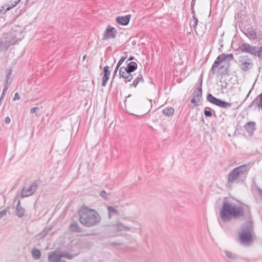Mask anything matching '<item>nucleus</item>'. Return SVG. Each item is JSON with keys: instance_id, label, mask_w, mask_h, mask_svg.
<instances>
[{"instance_id": "f257e3e1", "label": "nucleus", "mask_w": 262, "mask_h": 262, "mask_svg": "<svg viewBox=\"0 0 262 262\" xmlns=\"http://www.w3.org/2000/svg\"><path fill=\"white\" fill-rule=\"evenodd\" d=\"M220 215L224 222H229L232 219H249L251 217L250 210L245 211L244 208L228 201H224Z\"/></svg>"}, {"instance_id": "f03ea898", "label": "nucleus", "mask_w": 262, "mask_h": 262, "mask_svg": "<svg viewBox=\"0 0 262 262\" xmlns=\"http://www.w3.org/2000/svg\"><path fill=\"white\" fill-rule=\"evenodd\" d=\"M80 223L85 227H91L98 224L101 217L94 209L82 206L78 212Z\"/></svg>"}, {"instance_id": "7ed1b4c3", "label": "nucleus", "mask_w": 262, "mask_h": 262, "mask_svg": "<svg viewBox=\"0 0 262 262\" xmlns=\"http://www.w3.org/2000/svg\"><path fill=\"white\" fill-rule=\"evenodd\" d=\"M250 168L249 164H244L233 168L228 173L227 185L231 186L233 183H243L247 177Z\"/></svg>"}, {"instance_id": "20e7f679", "label": "nucleus", "mask_w": 262, "mask_h": 262, "mask_svg": "<svg viewBox=\"0 0 262 262\" xmlns=\"http://www.w3.org/2000/svg\"><path fill=\"white\" fill-rule=\"evenodd\" d=\"M20 32L18 31L12 30L4 34V39L1 42V46L5 49L15 44L18 40H20Z\"/></svg>"}, {"instance_id": "39448f33", "label": "nucleus", "mask_w": 262, "mask_h": 262, "mask_svg": "<svg viewBox=\"0 0 262 262\" xmlns=\"http://www.w3.org/2000/svg\"><path fill=\"white\" fill-rule=\"evenodd\" d=\"M253 229V223L252 221H247L242 226V231L239 233V238L242 244H249L253 239L251 231Z\"/></svg>"}, {"instance_id": "423d86ee", "label": "nucleus", "mask_w": 262, "mask_h": 262, "mask_svg": "<svg viewBox=\"0 0 262 262\" xmlns=\"http://www.w3.org/2000/svg\"><path fill=\"white\" fill-rule=\"evenodd\" d=\"M233 60H234V56L233 54H226L225 53H223L219 55L214 61L211 68L209 71V74L214 75L216 73V69L222 62H230Z\"/></svg>"}, {"instance_id": "0eeeda50", "label": "nucleus", "mask_w": 262, "mask_h": 262, "mask_svg": "<svg viewBox=\"0 0 262 262\" xmlns=\"http://www.w3.org/2000/svg\"><path fill=\"white\" fill-rule=\"evenodd\" d=\"M207 100L212 104L224 108H227L231 106V103L217 98L211 93L207 94Z\"/></svg>"}, {"instance_id": "6e6552de", "label": "nucleus", "mask_w": 262, "mask_h": 262, "mask_svg": "<svg viewBox=\"0 0 262 262\" xmlns=\"http://www.w3.org/2000/svg\"><path fill=\"white\" fill-rule=\"evenodd\" d=\"M207 100L212 104L224 108H227L231 106V103L217 98L211 93L207 94Z\"/></svg>"}, {"instance_id": "1a4fd4ad", "label": "nucleus", "mask_w": 262, "mask_h": 262, "mask_svg": "<svg viewBox=\"0 0 262 262\" xmlns=\"http://www.w3.org/2000/svg\"><path fill=\"white\" fill-rule=\"evenodd\" d=\"M239 68L242 71L247 72L252 68L253 63L248 56H242L239 59Z\"/></svg>"}, {"instance_id": "9d476101", "label": "nucleus", "mask_w": 262, "mask_h": 262, "mask_svg": "<svg viewBox=\"0 0 262 262\" xmlns=\"http://www.w3.org/2000/svg\"><path fill=\"white\" fill-rule=\"evenodd\" d=\"M38 184L39 181H35L27 189L24 187L20 193L21 198L23 199L32 195L36 191Z\"/></svg>"}, {"instance_id": "9b49d317", "label": "nucleus", "mask_w": 262, "mask_h": 262, "mask_svg": "<svg viewBox=\"0 0 262 262\" xmlns=\"http://www.w3.org/2000/svg\"><path fill=\"white\" fill-rule=\"evenodd\" d=\"M257 48V47L256 46H253L248 43H244L239 46L237 49V51H240L243 53L250 54V55L255 57Z\"/></svg>"}, {"instance_id": "f8f14e48", "label": "nucleus", "mask_w": 262, "mask_h": 262, "mask_svg": "<svg viewBox=\"0 0 262 262\" xmlns=\"http://www.w3.org/2000/svg\"><path fill=\"white\" fill-rule=\"evenodd\" d=\"M117 33L118 32L116 28L110 26H108L103 34L102 39L103 40H105L111 38H114L117 36Z\"/></svg>"}, {"instance_id": "ddd939ff", "label": "nucleus", "mask_w": 262, "mask_h": 262, "mask_svg": "<svg viewBox=\"0 0 262 262\" xmlns=\"http://www.w3.org/2000/svg\"><path fill=\"white\" fill-rule=\"evenodd\" d=\"M242 31L250 39L254 40L257 39L258 37L256 32L254 30L253 27L250 25L246 26L243 28Z\"/></svg>"}, {"instance_id": "4468645a", "label": "nucleus", "mask_w": 262, "mask_h": 262, "mask_svg": "<svg viewBox=\"0 0 262 262\" xmlns=\"http://www.w3.org/2000/svg\"><path fill=\"white\" fill-rule=\"evenodd\" d=\"M137 67L138 64L136 62L130 61L128 63L127 62L126 67H122L119 70H122V71L127 72V73H128V72L133 73L137 70Z\"/></svg>"}, {"instance_id": "2eb2a0df", "label": "nucleus", "mask_w": 262, "mask_h": 262, "mask_svg": "<svg viewBox=\"0 0 262 262\" xmlns=\"http://www.w3.org/2000/svg\"><path fill=\"white\" fill-rule=\"evenodd\" d=\"M244 127L249 136H252L253 132L256 130V123L253 121H249L245 124Z\"/></svg>"}, {"instance_id": "dca6fc26", "label": "nucleus", "mask_w": 262, "mask_h": 262, "mask_svg": "<svg viewBox=\"0 0 262 262\" xmlns=\"http://www.w3.org/2000/svg\"><path fill=\"white\" fill-rule=\"evenodd\" d=\"M131 15L130 14L124 16H118L116 18V21L120 25L126 26L128 24Z\"/></svg>"}, {"instance_id": "f3484780", "label": "nucleus", "mask_w": 262, "mask_h": 262, "mask_svg": "<svg viewBox=\"0 0 262 262\" xmlns=\"http://www.w3.org/2000/svg\"><path fill=\"white\" fill-rule=\"evenodd\" d=\"M48 260L49 262H65V260H61L60 253H57L55 251L49 255Z\"/></svg>"}, {"instance_id": "a211bd4d", "label": "nucleus", "mask_w": 262, "mask_h": 262, "mask_svg": "<svg viewBox=\"0 0 262 262\" xmlns=\"http://www.w3.org/2000/svg\"><path fill=\"white\" fill-rule=\"evenodd\" d=\"M69 230L74 233H79L82 231V228L79 225L77 222L73 221L69 226Z\"/></svg>"}, {"instance_id": "6ab92c4d", "label": "nucleus", "mask_w": 262, "mask_h": 262, "mask_svg": "<svg viewBox=\"0 0 262 262\" xmlns=\"http://www.w3.org/2000/svg\"><path fill=\"white\" fill-rule=\"evenodd\" d=\"M120 78H123L126 79L125 83L131 81L134 78V75L132 72L127 73V72L122 71V70H119Z\"/></svg>"}, {"instance_id": "aec40b11", "label": "nucleus", "mask_w": 262, "mask_h": 262, "mask_svg": "<svg viewBox=\"0 0 262 262\" xmlns=\"http://www.w3.org/2000/svg\"><path fill=\"white\" fill-rule=\"evenodd\" d=\"M20 204V200H19L15 207V215L19 218L23 217L25 212V209L21 206Z\"/></svg>"}, {"instance_id": "412c9836", "label": "nucleus", "mask_w": 262, "mask_h": 262, "mask_svg": "<svg viewBox=\"0 0 262 262\" xmlns=\"http://www.w3.org/2000/svg\"><path fill=\"white\" fill-rule=\"evenodd\" d=\"M127 52H124L123 55L121 57L120 59L119 60V61L116 67L115 71L113 73L112 80L114 79L115 77L116 76L119 68L121 66V64L124 62V61L127 59Z\"/></svg>"}, {"instance_id": "4be33fe9", "label": "nucleus", "mask_w": 262, "mask_h": 262, "mask_svg": "<svg viewBox=\"0 0 262 262\" xmlns=\"http://www.w3.org/2000/svg\"><path fill=\"white\" fill-rule=\"evenodd\" d=\"M202 79L201 80V82L198 85L196 89L194 91L193 93V97H195L197 99L198 101H200V99L202 97Z\"/></svg>"}, {"instance_id": "5701e85b", "label": "nucleus", "mask_w": 262, "mask_h": 262, "mask_svg": "<svg viewBox=\"0 0 262 262\" xmlns=\"http://www.w3.org/2000/svg\"><path fill=\"white\" fill-rule=\"evenodd\" d=\"M144 80L143 78L142 75L140 73L138 76L134 79L133 82V83L130 85V86H133L134 88H136L137 85L140 82H144Z\"/></svg>"}, {"instance_id": "b1692460", "label": "nucleus", "mask_w": 262, "mask_h": 262, "mask_svg": "<svg viewBox=\"0 0 262 262\" xmlns=\"http://www.w3.org/2000/svg\"><path fill=\"white\" fill-rule=\"evenodd\" d=\"M174 112V110L173 107H168L163 109L162 113L163 114L167 117L172 116Z\"/></svg>"}, {"instance_id": "393cba45", "label": "nucleus", "mask_w": 262, "mask_h": 262, "mask_svg": "<svg viewBox=\"0 0 262 262\" xmlns=\"http://www.w3.org/2000/svg\"><path fill=\"white\" fill-rule=\"evenodd\" d=\"M31 254L33 259L35 260H38L41 257V252L40 250L35 248L32 250Z\"/></svg>"}, {"instance_id": "a878e982", "label": "nucleus", "mask_w": 262, "mask_h": 262, "mask_svg": "<svg viewBox=\"0 0 262 262\" xmlns=\"http://www.w3.org/2000/svg\"><path fill=\"white\" fill-rule=\"evenodd\" d=\"M107 210L108 212V217L111 219L113 214L118 215L119 211L112 206H108L107 207Z\"/></svg>"}, {"instance_id": "bb28decb", "label": "nucleus", "mask_w": 262, "mask_h": 262, "mask_svg": "<svg viewBox=\"0 0 262 262\" xmlns=\"http://www.w3.org/2000/svg\"><path fill=\"white\" fill-rule=\"evenodd\" d=\"M225 254L226 257L230 260H235L237 258L236 254L228 250L225 251Z\"/></svg>"}, {"instance_id": "cd10ccee", "label": "nucleus", "mask_w": 262, "mask_h": 262, "mask_svg": "<svg viewBox=\"0 0 262 262\" xmlns=\"http://www.w3.org/2000/svg\"><path fill=\"white\" fill-rule=\"evenodd\" d=\"M255 104L259 109L260 106H262V93L255 98Z\"/></svg>"}, {"instance_id": "c85d7f7f", "label": "nucleus", "mask_w": 262, "mask_h": 262, "mask_svg": "<svg viewBox=\"0 0 262 262\" xmlns=\"http://www.w3.org/2000/svg\"><path fill=\"white\" fill-rule=\"evenodd\" d=\"M116 229L118 231H123V230L128 231L130 230L129 227L126 226L120 223H117L116 226Z\"/></svg>"}, {"instance_id": "c756f323", "label": "nucleus", "mask_w": 262, "mask_h": 262, "mask_svg": "<svg viewBox=\"0 0 262 262\" xmlns=\"http://www.w3.org/2000/svg\"><path fill=\"white\" fill-rule=\"evenodd\" d=\"M212 111L215 113L214 110H211V108L209 107H206L204 108V113L206 117H211L212 116Z\"/></svg>"}, {"instance_id": "7c9ffc66", "label": "nucleus", "mask_w": 262, "mask_h": 262, "mask_svg": "<svg viewBox=\"0 0 262 262\" xmlns=\"http://www.w3.org/2000/svg\"><path fill=\"white\" fill-rule=\"evenodd\" d=\"M255 57H257L259 61L262 60V46L257 48Z\"/></svg>"}, {"instance_id": "2f4dec72", "label": "nucleus", "mask_w": 262, "mask_h": 262, "mask_svg": "<svg viewBox=\"0 0 262 262\" xmlns=\"http://www.w3.org/2000/svg\"><path fill=\"white\" fill-rule=\"evenodd\" d=\"M109 79L110 76L103 75L101 83V85L102 86L105 87L106 86Z\"/></svg>"}, {"instance_id": "473e14b6", "label": "nucleus", "mask_w": 262, "mask_h": 262, "mask_svg": "<svg viewBox=\"0 0 262 262\" xmlns=\"http://www.w3.org/2000/svg\"><path fill=\"white\" fill-rule=\"evenodd\" d=\"M110 68L108 66H105L103 68V75L110 76L111 71L109 70Z\"/></svg>"}, {"instance_id": "72a5a7b5", "label": "nucleus", "mask_w": 262, "mask_h": 262, "mask_svg": "<svg viewBox=\"0 0 262 262\" xmlns=\"http://www.w3.org/2000/svg\"><path fill=\"white\" fill-rule=\"evenodd\" d=\"M108 194H109V193H107L104 190L101 191L100 192V196L102 197L103 199H104L105 200H108Z\"/></svg>"}, {"instance_id": "f704fd0d", "label": "nucleus", "mask_w": 262, "mask_h": 262, "mask_svg": "<svg viewBox=\"0 0 262 262\" xmlns=\"http://www.w3.org/2000/svg\"><path fill=\"white\" fill-rule=\"evenodd\" d=\"M11 6H9L7 7L6 9H5V7L3 6L2 9H0V14H4L6 12L9 11L12 8H11Z\"/></svg>"}, {"instance_id": "c9c22d12", "label": "nucleus", "mask_w": 262, "mask_h": 262, "mask_svg": "<svg viewBox=\"0 0 262 262\" xmlns=\"http://www.w3.org/2000/svg\"><path fill=\"white\" fill-rule=\"evenodd\" d=\"M60 255H61V258L64 257L68 259H71L73 257V256L69 253H60Z\"/></svg>"}, {"instance_id": "e433bc0d", "label": "nucleus", "mask_w": 262, "mask_h": 262, "mask_svg": "<svg viewBox=\"0 0 262 262\" xmlns=\"http://www.w3.org/2000/svg\"><path fill=\"white\" fill-rule=\"evenodd\" d=\"M10 207H7L6 209L0 211V220L7 214V211L9 209Z\"/></svg>"}, {"instance_id": "4c0bfd02", "label": "nucleus", "mask_w": 262, "mask_h": 262, "mask_svg": "<svg viewBox=\"0 0 262 262\" xmlns=\"http://www.w3.org/2000/svg\"><path fill=\"white\" fill-rule=\"evenodd\" d=\"M199 101L195 97H193L192 99L191 100V102L194 104V106H196L199 105Z\"/></svg>"}, {"instance_id": "58836bf2", "label": "nucleus", "mask_w": 262, "mask_h": 262, "mask_svg": "<svg viewBox=\"0 0 262 262\" xmlns=\"http://www.w3.org/2000/svg\"><path fill=\"white\" fill-rule=\"evenodd\" d=\"M192 19H193V22H194V24L193 25V28L195 30L196 27L198 24V19L196 16H193Z\"/></svg>"}, {"instance_id": "ea45409f", "label": "nucleus", "mask_w": 262, "mask_h": 262, "mask_svg": "<svg viewBox=\"0 0 262 262\" xmlns=\"http://www.w3.org/2000/svg\"><path fill=\"white\" fill-rule=\"evenodd\" d=\"M11 73H12V70L10 69L6 75L5 80H9V79H10L11 75Z\"/></svg>"}, {"instance_id": "a19ab883", "label": "nucleus", "mask_w": 262, "mask_h": 262, "mask_svg": "<svg viewBox=\"0 0 262 262\" xmlns=\"http://www.w3.org/2000/svg\"><path fill=\"white\" fill-rule=\"evenodd\" d=\"M39 110V108L38 107H33L31 108L30 110V113L31 114H34L37 111Z\"/></svg>"}, {"instance_id": "79ce46f5", "label": "nucleus", "mask_w": 262, "mask_h": 262, "mask_svg": "<svg viewBox=\"0 0 262 262\" xmlns=\"http://www.w3.org/2000/svg\"><path fill=\"white\" fill-rule=\"evenodd\" d=\"M8 89H6V88H4V89L3 90V92H2V95H1V100H3L5 95H6V92L7 91Z\"/></svg>"}, {"instance_id": "37998d69", "label": "nucleus", "mask_w": 262, "mask_h": 262, "mask_svg": "<svg viewBox=\"0 0 262 262\" xmlns=\"http://www.w3.org/2000/svg\"><path fill=\"white\" fill-rule=\"evenodd\" d=\"M20 99V97L19 94L18 93H16L14 95V97L13 98V100L15 101L17 100H19Z\"/></svg>"}, {"instance_id": "c03bdc74", "label": "nucleus", "mask_w": 262, "mask_h": 262, "mask_svg": "<svg viewBox=\"0 0 262 262\" xmlns=\"http://www.w3.org/2000/svg\"><path fill=\"white\" fill-rule=\"evenodd\" d=\"M133 103V107L134 108H137L138 107V101L136 99H135L132 102Z\"/></svg>"}, {"instance_id": "a18cd8bd", "label": "nucleus", "mask_w": 262, "mask_h": 262, "mask_svg": "<svg viewBox=\"0 0 262 262\" xmlns=\"http://www.w3.org/2000/svg\"><path fill=\"white\" fill-rule=\"evenodd\" d=\"M11 122V119L9 117L7 116L5 118V123L8 124Z\"/></svg>"}, {"instance_id": "49530a36", "label": "nucleus", "mask_w": 262, "mask_h": 262, "mask_svg": "<svg viewBox=\"0 0 262 262\" xmlns=\"http://www.w3.org/2000/svg\"><path fill=\"white\" fill-rule=\"evenodd\" d=\"M10 83V82H9V80H5V85L4 88H6L7 89H8L9 85Z\"/></svg>"}, {"instance_id": "de8ad7c7", "label": "nucleus", "mask_w": 262, "mask_h": 262, "mask_svg": "<svg viewBox=\"0 0 262 262\" xmlns=\"http://www.w3.org/2000/svg\"><path fill=\"white\" fill-rule=\"evenodd\" d=\"M20 1L21 0L14 1V4H12L11 8H14V7H15Z\"/></svg>"}, {"instance_id": "09e8293b", "label": "nucleus", "mask_w": 262, "mask_h": 262, "mask_svg": "<svg viewBox=\"0 0 262 262\" xmlns=\"http://www.w3.org/2000/svg\"><path fill=\"white\" fill-rule=\"evenodd\" d=\"M257 189L258 191L259 195H260V198L262 199V189L259 187H257Z\"/></svg>"}, {"instance_id": "8fccbe9b", "label": "nucleus", "mask_w": 262, "mask_h": 262, "mask_svg": "<svg viewBox=\"0 0 262 262\" xmlns=\"http://www.w3.org/2000/svg\"><path fill=\"white\" fill-rule=\"evenodd\" d=\"M196 0H192L191 2L190 7L191 8H194Z\"/></svg>"}, {"instance_id": "3c124183", "label": "nucleus", "mask_w": 262, "mask_h": 262, "mask_svg": "<svg viewBox=\"0 0 262 262\" xmlns=\"http://www.w3.org/2000/svg\"><path fill=\"white\" fill-rule=\"evenodd\" d=\"M190 10H191V13L192 14V17L193 16H195V11H194V8H191Z\"/></svg>"}, {"instance_id": "603ef678", "label": "nucleus", "mask_w": 262, "mask_h": 262, "mask_svg": "<svg viewBox=\"0 0 262 262\" xmlns=\"http://www.w3.org/2000/svg\"><path fill=\"white\" fill-rule=\"evenodd\" d=\"M255 99H254V100H253V101L251 102V103L248 105V107H249V108L251 107L254 105V104H255Z\"/></svg>"}, {"instance_id": "864d4df0", "label": "nucleus", "mask_w": 262, "mask_h": 262, "mask_svg": "<svg viewBox=\"0 0 262 262\" xmlns=\"http://www.w3.org/2000/svg\"><path fill=\"white\" fill-rule=\"evenodd\" d=\"M228 68L229 66L224 70L223 71V74H227L228 72Z\"/></svg>"}, {"instance_id": "5fc2aeb1", "label": "nucleus", "mask_w": 262, "mask_h": 262, "mask_svg": "<svg viewBox=\"0 0 262 262\" xmlns=\"http://www.w3.org/2000/svg\"><path fill=\"white\" fill-rule=\"evenodd\" d=\"M252 91V89L250 90V91L249 92V93H248L247 95L246 96V97L245 98V99L244 100V101H243V103L248 98V97H249L250 93Z\"/></svg>"}, {"instance_id": "6e6d98bb", "label": "nucleus", "mask_w": 262, "mask_h": 262, "mask_svg": "<svg viewBox=\"0 0 262 262\" xmlns=\"http://www.w3.org/2000/svg\"><path fill=\"white\" fill-rule=\"evenodd\" d=\"M135 59L134 57L133 56H130L128 58V60L127 61H126V63L128 62V61H132L133 60H134Z\"/></svg>"}, {"instance_id": "4d7b16f0", "label": "nucleus", "mask_w": 262, "mask_h": 262, "mask_svg": "<svg viewBox=\"0 0 262 262\" xmlns=\"http://www.w3.org/2000/svg\"><path fill=\"white\" fill-rule=\"evenodd\" d=\"M147 105H148V106L151 107H152V104H151V100H149L147 102Z\"/></svg>"}, {"instance_id": "13d9d810", "label": "nucleus", "mask_w": 262, "mask_h": 262, "mask_svg": "<svg viewBox=\"0 0 262 262\" xmlns=\"http://www.w3.org/2000/svg\"><path fill=\"white\" fill-rule=\"evenodd\" d=\"M131 96H132V95H131V94H129V95H128L127 96H126V97H125V101H124V104H125V102H126V99H127V98L130 97H131Z\"/></svg>"}, {"instance_id": "bf43d9fd", "label": "nucleus", "mask_w": 262, "mask_h": 262, "mask_svg": "<svg viewBox=\"0 0 262 262\" xmlns=\"http://www.w3.org/2000/svg\"><path fill=\"white\" fill-rule=\"evenodd\" d=\"M227 84H228V83L226 82V84H225V85H222L221 88L222 89H224V88L225 89V88H226Z\"/></svg>"}, {"instance_id": "052dcab7", "label": "nucleus", "mask_w": 262, "mask_h": 262, "mask_svg": "<svg viewBox=\"0 0 262 262\" xmlns=\"http://www.w3.org/2000/svg\"><path fill=\"white\" fill-rule=\"evenodd\" d=\"M224 68V66H221V67L220 68V69H223Z\"/></svg>"}, {"instance_id": "680f3d73", "label": "nucleus", "mask_w": 262, "mask_h": 262, "mask_svg": "<svg viewBox=\"0 0 262 262\" xmlns=\"http://www.w3.org/2000/svg\"><path fill=\"white\" fill-rule=\"evenodd\" d=\"M85 57H86V55H84V56L83 57V59H85Z\"/></svg>"}, {"instance_id": "e2e57ef3", "label": "nucleus", "mask_w": 262, "mask_h": 262, "mask_svg": "<svg viewBox=\"0 0 262 262\" xmlns=\"http://www.w3.org/2000/svg\"><path fill=\"white\" fill-rule=\"evenodd\" d=\"M47 231L46 232V233L43 234V236H45L47 234Z\"/></svg>"}]
</instances>
